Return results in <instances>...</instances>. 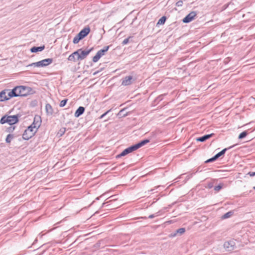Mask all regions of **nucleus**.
I'll use <instances>...</instances> for the list:
<instances>
[{
	"label": "nucleus",
	"instance_id": "obj_39",
	"mask_svg": "<svg viewBox=\"0 0 255 255\" xmlns=\"http://www.w3.org/2000/svg\"><path fill=\"white\" fill-rule=\"evenodd\" d=\"M14 128H15L14 126V127H10L8 128H7V131L9 132H12L14 130Z\"/></svg>",
	"mask_w": 255,
	"mask_h": 255
},
{
	"label": "nucleus",
	"instance_id": "obj_48",
	"mask_svg": "<svg viewBox=\"0 0 255 255\" xmlns=\"http://www.w3.org/2000/svg\"><path fill=\"white\" fill-rule=\"evenodd\" d=\"M127 116V114H124V116Z\"/></svg>",
	"mask_w": 255,
	"mask_h": 255
},
{
	"label": "nucleus",
	"instance_id": "obj_28",
	"mask_svg": "<svg viewBox=\"0 0 255 255\" xmlns=\"http://www.w3.org/2000/svg\"><path fill=\"white\" fill-rule=\"evenodd\" d=\"M75 55L73 54V53H72L71 55H70L68 58V60L69 61H74L75 62L76 61V57H75Z\"/></svg>",
	"mask_w": 255,
	"mask_h": 255
},
{
	"label": "nucleus",
	"instance_id": "obj_10",
	"mask_svg": "<svg viewBox=\"0 0 255 255\" xmlns=\"http://www.w3.org/2000/svg\"><path fill=\"white\" fill-rule=\"evenodd\" d=\"M133 77L131 76H126L123 79L122 85L124 86H128L132 83Z\"/></svg>",
	"mask_w": 255,
	"mask_h": 255
},
{
	"label": "nucleus",
	"instance_id": "obj_19",
	"mask_svg": "<svg viewBox=\"0 0 255 255\" xmlns=\"http://www.w3.org/2000/svg\"><path fill=\"white\" fill-rule=\"evenodd\" d=\"M83 38L82 37V36H81L79 33H78V34H77L75 37L73 39V43L74 44H77L78 43H79V42L80 41V40H81V39H82Z\"/></svg>",
	"mask_w": 255,
	"mask_h": 255
},
{
	"label": "nucleus",
	"instance_id": "obj_32",
	"mask_svg": "<svg viewBox=\"0 0 255 255\" xmlns=\"http://www.w3.org/2000/svg\"><path fill=\"white\" fill-rule=\"evenodd\" d=\"M217 159V157H216L215 155H214L213 157H212L211 158L208 159L205 161V163H209L211 162H213Z\"/></svg>",
	"mask_w": 255,
	"mask_h": 255
},
{
	"label": "nucleus",
	"instance_id": "obj_42",
	"mask_svg": "<svg viewBox=\"0 0 255 255\" xmlns=\"http://www.w3.org/2000/svg\"><path fill=\"white\" fill-rule=\"evenodd\" d=\"M80 51H81V49H79L77 51L74 52L73 53L74 55L78 56L79 55V54H80Z\"/></svg>",
	"mask_w": 255,
	"mask_h": 255
},
{
	"label": "nucleus",
	"instance_id": "obj_14",
	"mask_svg": "<svg viewBox=\"0 0 255 255\" xmlns=\"http://www.w3.org/2000/svg\"><path fill=\"white\" fill-rule=\"evenodd\" d=\"M8 91V89H5L0 92V102L7 101V96H6V92Z\"/></svg>",
	"mask_w": 255,
	"mask_h": 255
},
{
	"label": "nucleus",
	"instance_id": "obj_41",
	"mask_svg": "<svg viewBox=\"0 0 255 255\" xmlns=\"http://www.w3.org/2000/svg\"><path fill=\"white\" fill-rule=\"evenodd\" d=\"M8 93L7 94V100H9V99H10L11 98L14 97L13 96L11 95L10 91H9L8 90Z\"/></svg>",
	"mask_w": 255,
	"mask_h": 255
},
{
	"label": "nucleus",
	"instance_id": "obj_24",
	"mask_svg": "<svg viewBox=\"0 0 255 255\" xmlns=\"http://www.w3.org/2000/svg\"><path fill=\"white\" fill-rule=\"evenodd\" d=\"M223 187V183H220L218 185L214 187V189L216 192H219Z\"/></svg>",
	"mask_w": 255,
	"mask_h": 255
},
{
	"label": "nucleus",
	"instance_id": "obj_4",
	"mask_svg": "<svg viewBox=\"0 0 255 255\" xmlns=\"http://www.w3.org/2000/svg\"><path fill=\"white\" fill-rule=\"evenodd\" d=\"M21 89H22L21 93H20L21 97H26L35 93L34 90L29 87L22 86Z\"/></svg>",
	"mask_w": 255,
	"mask_h": 255
},
{
	"label": "nucleus",
	"instance_id": "obj_25",
	"mask_svg": "<svg viewBox=\"0 0 255 255\" xmlns=\"http://www.w3.org/2000/svg\"><path fill=\"white\" fill-rule=\"evenodd\" d=\"M18 88H16V87H14L13 89H12L10 91V93L11 95L13 96L14 97H18V95L16 93V91H17Z\"/></svg>",
	"mask_w": 255,
	"mask_h": 255
},
{
	"label": "nucleus",
	"instance_id": "obj_27",
	"mask_svg": "<svg viewBox=\"0 0 255 255\" xmlns=\"http://www.w3.org/2000/svg\"><path fill=\"white\" fill-rule=\"evenodd\" d=\"M13 138V135L11 134H8L6 138L5 139V141L6 143H10L11 142V139Z\"/></svg>",
	"mask_w": 255,
	"mask_h": 255
},
{
	"label": "nucleus",
	"instance_id": "obj_36",
	"mask_svg": "<svg viewBox=\"0 0 255 255\" xmlns=\"http://www.w3.org/2000/svg\"><path fill=\"white\" fill-rule=\"evenodd\" d=\"M111 111V109L107 111L106 112H105V113H104L103 115H102L100 117H99V119H102L103 118H104V117H105L110 111Z\"/></svg>",
	"mask_w": 255,
	"mask_h": 255
},
{
	"label": "nucleus",
	"instance_id": "obj_20",
	"mask_svg": "<svg viewBox=\"0 0 255 255\" xmlns=\"http://www.w3.org/2000/svg\"><path fill=\"white\" fill-rule=\"evenodd\" d=\"M185 232V229L184 228H181L178 229H177L176 231V233H174L173 235L171 234V237H175L177 234H179L180 235H182L183 233H184Z\"/></svg>",
	"mask_w": 255,
	"mask_h": 255
},
{
	"label": "nucleus",
	"instance_id": "obj_43",
	"mask_svg": "<svg viewBox=\"0 0 255 255\" xmlns=\"http://www.w3.org/2000/svg\"><path fill=\"white\" fill-rule=\"evenodd\" d=\"M248 174L251 177H253L255 176V172H249Z\"/></svg>",
	"mask_w": 255,
	"mask_h": 255
},
{
	"label": "nucleus",
	"instance_id": "obj_37",
	"mask_svg": "<svg viewBox=\"0 0 255 255\" xmlns=\"http://www.w3.org/2000/svg\"><path fill=\"white\" fill-rule=\"evenodd\" d=\"M183 1L182 0H178L176 3V5L177 6H182V5H183Z\"/></svg>",
	"mask_w": 255,
	"mask_h": 255
},
{
	"label": "nucleus",
	"instance_id": "obj_44",
	"mask_svg": "<svg viewBox=\"0 0 255 255\" xmlns=\"http://www.w3.org/2000/svg\"><path fill=\"white\" fill-rule=\"evenodd\" d=\"M124 111H125V109L121 110L118 113V115H122V114H123V112Z\"/></svg>",
	"mask_w": 255,
	"mask_h": 255
},
{
	"label": "nucleus",
	"instance_id": "obj_31",
	"mask_svg": "<svg viewBox=\"0 0 255 255\" xmlns=\"http://www.w3.org/2000/svg\"><path fill=\"white\" fill-rule=\"evenodd\" d=\"M21 87H22V86H18L16 87V88H18V89L16 91V93L18 95V97H21V94H20V93H21V91H22V89H21Z\"/></svg>",
	"mask_w": 255,
	"mask_h": 255
},
{
	"label": "nucleus",
	"instance_id": "obj_5",
	"mask_svg": "<svg viewBox=\"0 0 255 255\" xmlns=\"http://www.w3.org/2000/svg\"><path fill=\"white\" fill-rule=\"evenodd\" d=\"M197 15V12L194 11L190 12L182 20L184 23H187L192 21Z\"/></svg>",
	"mask_w": 255,
	"mask_h": 255
},
{
	"label": "nucleus",
	"instance_id": "obj_13",
	"mask_svg": "<svg viewBox=\"0 0 255 255\" xmlns=\"http://www.w3.org/2000/svg\"><path fill=\"white\" fill-rule=\"evenodd\" d=\"M90 31V27H86L84 28H83L82 30H81L79 33L81 36H82L83 38H84L89 33Z\"/></svg>",
	"mask_w": 255,
	"mask_h": 255
},
{
	"label": "nucleus",
	"instance_id": "obj_18",
	"mask_svg": "<svg viewBox=\"0 0 255 255\" xmlns=\"http://www.w3.org/2000/svg\"><path fill=\"white\" fill-rule=\"evenodd\" d=\"M150 140L148 139H145L142 140H141L139 142L135 144L136 146L137 149L139 148L140 147H142V146L145 145L146 143L149 142Z\"/></svg>",
	"mask_w": 255,
	"mask_h": 255
},
{
	"label": "nucleus",
	"instance_id": "obj_15",
	"mask_svg": "<svg viewBox=\"0 0 255 255\" xmlns=\"http://www.w3.org/2000/svg\"><path fill=\"white\" fill-rule=\"evenodd\" d=\"M44 48H45L44 45L41 46H38V47L34 46V47H32L30 49V51L32 53H36L37 52H40V51H42L44 49Z\"/></svg>",
	"mask_w": 255,
	"mask_h": 255
},
{
	"label": "nucleus",
	"instance_id": "obj_8",
	"mask_svg": "<svg viewBox=\"0 0 255 255\" xmlns=\"http://www.w3.org/2000/svg\"><path fill=\"white\" fill-rule=\"evenodd\" d=\"M92 48H91L87 50H83L82 49H81V51L80 54L77 56V60H83L85 59L87 55H89V54L90 53V52L92 51Z\"/></svg>",
	"mask_w": 255,
	"mask_h": 255
},
{
	"label": "nucleus",
	"instance_id": "obj_7",
	"mask_svg": "<svg viewBox=\"0 0 255 255\" xmlns=\"http://www.w3.org/2000/svg\"><path fill=\"white\" fill-rule=\"evenodd\" d=\"M41 123V121L40 120V117H35L34 118V121L32 124L30 126H32V128L34 129H38V128L40 127Z\"/></svg>",
	"mask_w": 255,
	"mask_h": 255
},
{
	"label": "nucleus",
	"instance_id": "obj_47",
	"mask_svg": "<svg viewBox=\"0 0 255 255\" xmlns=\"http://www.w3.org/2000/svg\"><path fill=\"white\" fill-rule=\"evenodd\" d=\"M253 189L255 190V186L253 187Z\"/></svg>",
	"mask_w": 255,
	"mask_h": 255
},
{
	"label": "nucleus",
	"instance_id": "obj_11",
	"mask_svg": "<svg viewBox=\"0 0 255 255\" xmlns=\"http://www.w3.org/2000/svg\"><path fill=\"white\" fill-rule=\"evenodd\" d=\"M214 135V133H212L209 134H206L202 136L197 138L196 140L200 142H204L208 139L212 137Z\"/></svg>",
	"mask_w": 255,
	"mask_h": 255
},
{
	"label": "nucleus",
	"instance_id": "obj_22",
	"mask_svg": "<svg viewBox=\"0 0 255 255\" xmlns=\"http://www.w3.org/2000/svg\"><path fill=\"white\" fill-rule=\"evenodd\" d=\"M167 18L165 16H162L158 21L156 23V25H163L165 23Z\"/></svg>",
	"mask_w": 255,
	"mask_h": 255
},
{
	"label": "nucleus",
	"instance_id": "obj_33",
	"mask_svg": "<svg viewBox=\"0 0 255 255\" xmlns=\"http://www.w3.org/2000/svg\"><path fill=\"white\" fill-rule=\"evenodd\" d=\"M29 66H34V67H39V62H34V63H31L29 65H28L27 66V67H29Z\"/></svg>",
	"mask_w": 255,
	"mask_h": 255
},
{
	"label": "nucleus",
	"instance_id": "obj_1",
	"mask_svg": "<svg viewBox=\"0 0 255 255\" xmlns=\"http://www.w3.org/2000/svg\"><path fill=\"white\" fill-rule=\"evenodd\" d=\"M37 132V129H34L32 126H29L24 130L22 134V138L24 140H28L34 135Z\"/></svg>",
	"mask_w": 255,
	"mask_h": 255
},
{
	"label": "nucleus",
	"instance_id": "obj_9",
	"mask_svg": "<svg viewBox=\"0 0 255 255\" xmlns=\"http://www.w3.org/2000/svg\"><path fill=\"white\" fill-rule=\"evenodd\" d=\"M53 61V60L52 58H47L38 61L39 64V67L47 66L51 64Z\"/></svg>",
	"mask_w": 255,
	"mask_h": 255
},
{
	"label": "nucleus",
	"instance_id": "obj_30",
	"mask_svg": "<svg viewBox=\"0 0 255 255\" xmlns=\"http://www.w3.org/2000/svg\"><path fill=\"white\" fill-rule=\"evenodd\" d=\"M67 101H68V99H64V100H62L61 101V102L60 103L59 106L60 107H64L66 105Z\"/></svg>",
	"mask_w": 255,
	"mask_h": 255
},
{
	"label": "nucleus",
	"instance_id": "obj_17",
	"mask_svg": "<svg viewBox=\"0 0 255 255\" xmlns=\"http://www.w3.org/2000/svg\"><path fill=\"white\" fill-rule=\"evenodd\" d=\"M45 110L47 115H52L53 113V110L50 104H46L45 105Z\"/></svg>",
	"mask_w": 255,
	"mask_h": 255
},
{
	"label": "nucleus",
	"instance_id": "obj_45",
	"mask_svg": "<svg viewBox=\"0 0 255 255\" xmlns=\"http://www.w3.org/2000/svg\"><path fill=\"white\" fill-rule=\"evenodd\" d=\"M99 72H100V71H97L93 73V75H96V74H97Z\"/></svg>",
	"mask_w": 255,
	"mask_h": 255
},
{
	"label": "nucleus",
	"instance_id": "obj_26",
	"mask_svg": "<svg viewBox=\"0 0 255 255\" xmlns=\"http://www.w3.org/2000/svg\"><path fill=\"white\" fill-rule=\"evenodd\" d=\"M248 131H244L242 132H241L239 136H238V138L239 139H242L244 137H245L247 135H248Z\"/></svg>",
	"mask_w": 255,
	"mask_h": 255
},
{
	"label": "nucleus",
	"instance_id": "obj_40",
	"mask_svg": "<svg viewBox=\"0 0 255 255\" xmlns=\"http://www.w3.org/2000/svg\"><path fill=\"white\" fill-rule=\"evenodd\" d=\"M230 245L231 244H230V242H225L224 243V247L225 248H227V249H229V245ZM232 249H233V248H232ZM229 250H230V249H229Z\"/></svg>",
	"mask_w": 255,
	"mask_h": 255
},
{
	"label": "nucleus",
	"instance_id": "obj_34",
	"mask_svg": "<svg viewBox=\"0 0 255 255\" xmlns=\"http://www.w3.org/2000/svg\"><path fill=\"white\" fill-rule=\"evenodd\" d=\"M131 38V36H129L127 38H126L125 39L123 42H122V44L123 45H126L127 44H128L129 42V39Z\"/></svg>",
	"mask_w": 255,
	"mask_h": 255
},
{
	"label": "nucleus",
	"instance_id": "obj_21",
	"mask_svg": "<svg viewBox=\"0 0 255 255\" xmlns=\"http://www.w3.org/2000/svg\"><path fill=\"white\" fill-rule=\"evenodd\" d=\"M234 213V212L233 211H230L225 213L224 215H223L222 217V219H226L229 218L233 215Z\"/></svg>",
	"mask_w": 255,
	"mask_h": 255
},
{
	"label": "nucleus",
	"instance_id": "obj_6",
	"mask_svg": "<svg viewBox=\"0 0 255 255\" xmlns=\"http://www.w3.org/2000/svg\"><path fill=\"white\" fill-rule=\"evenodd\" d=\"M20 116L18 114L13 116H7V123L9 125H13L18 122V118Z\"/></svg>",
	"mask_w": 255,
	"mask_h": 255
},
{
	"label": "nucleus",
	"instance_id": "obj_46",
	"mask_svg": "<svg viewBox=\"0 0 255 255\" xmlns=\"http://www.w3.org/2000/svg\"><path fill=\"white\" fill-rule=\"evenodd\" d=\"M106 204V203H104L103 204V206L104 207V205H105Z\"/></svg>",
	"mask_w": 255,
	"mask_h": 255
},
{
	"label": "nucleus",
	"instance_id": "obj_2",
	"mask_svg": "<svg viewBox=\"0 0 255 255\" xmlns=\"http://www.w3.org/2000/svg\"><path fill=\"white\" fill-rule=\"evenodd\" d=\"M110 48V46H107L103 47V49L99 50L93 58V61L94 62H97L100 58L105 55V53L108 51Z\"/></svg>",
	"mask_w": 255,
	"mask_h": 255
},
{
	"label": "nucleus",
	"instance_id": "obj_35",
	"mask_svg": "<svg viewBox=\"0 0 255 255\" xmlns=\"http://www.w3.org/2000/svg\"><path fill=\"white\" fill-rule=\"evenodd\" d=\"M206 187L208 188L209 189H211L213 187H214V182H209L207 184V186H206Z\"/></svg>",
	"mask_w": 255,
	"mask_h": 255
},
{
	"label": "nucleus",
	"instance_id": "obj_12",
	"mask_svg": "<svg viewBox=\"0 0 255 255\" xmlns=\"http://www.w3.org/2000/svg\"><path fill=\"white\" fill-rule=\"evenodd\" d=\"M85 109L84 107H81V106L79 107L76 111V112L74 114V116L76 118L79 117L80 116H81L82 114H83V113L85 112Z\"/></svg>",
	"mask_w": 255,
	"mask_h": 255
},
{
	"label": "nucleus",
	"instance_id": "obj_29",
	"mask_svg": "<svg viewBox=\"0 0 255 255\" xmlns=\"http://www.w3.org/2000/svg\"><path fill=\"white\" fill-rule=\"evenodd\" d=\"M66 128H61L58 132V135L59 136H62L65 132Z\"/></svg>",
	"mask_w": 255,
	"mask_h": 255
},
{
	"label": "nucleus",
	"instance_id": "obj_23",
	"mask_svg": "<svg viewBox=\"0 0 255 255\" xmlns=\"http://www.w3.org/2000/svg\"><path fill=\"white\" fill-rule=\"evenodd\" d=\"M0 123L1 124L7 123V116L5 115L3 116L0 120Z\"/></svg>",
	"mask_w": 255,
	"mask_h": 255
},
{
	"label": "nucleus",
	"instance_id": "obj_3",
	"mask_svg": "<svg viewBox=\"0 0 255 255\" xmlns=\"http://www.w3.org/2000/svg\"><path fill=\"white\" fill-rule=\"evenodd\" d=\"M137 149V148L135 144L132 145L125 149H124L120 154L117 155L116 156L117 158H120L122 156H124L126 155L127 154L130 153L136 150Z\"/></svg>",
	"mask_w": 255,
	"mask_h": 255
},
{
	"label": "nucleus",
	"instance_id": "obj_16",
	"mask_svg": "<svg viewBox=\"0 0 255 255\" xmlns=\"http://www.w3.org/2000/svg\"><path fill=\"white\" fill-rule=\"evenodd\" d=\"M235 145H233L232 146H231L229 147L228 148H225L223 149L222 150H221L220 152H218V153H217L215 155L216 157H217V158L218 159L220 156H221L222 155H224L227 150L233 148Z\"/></svg>",
	"mask_w": 255,
	"mask_h": 255
},
{
	"label": "nucleus",
	"instance_id": "obj_38",
	"mask_svg": "<svg viewBox=\"0 0 255 255\" xmlns=\"http://www.w3.org/2000/svg\"><path fill=\"white\" fill-rule=\"evenodd\" d=\"M158 215H159V214H158V212H157V213H156L155 214H151V215H149V216H148V218H149V219H152V218H154L155 217H157V216H158Z\"/></svg>",
	"mask_w": 255,
	"mask_h": 255
}]
</instances>
